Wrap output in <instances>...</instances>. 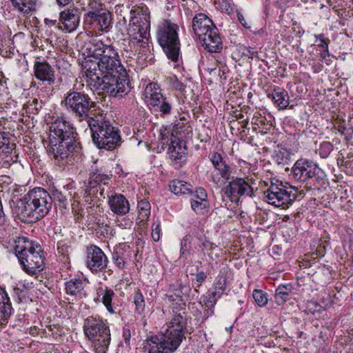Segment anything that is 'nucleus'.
<instances>
[{
    "label": "nucleus",
    "instance_id": "obj_1",
    "mask_svg": "<svg viewBox=\"0 0 353 353\" xmlns=\"http://www.w3.org/2000/svg\"><path fill=\"white\" fill-rule=\"evenodd\" d=\"M52 201L65 205L67 199L55 188L51 194L42 188H35L14 202L12 211L21 222L35 223L48 214Z\"/></svg>",
    "mask_w": 353,
    "mask_h": 353
},
{
    "label": "nucleus",
    "instance_id": "obj_2",
    "mask_svg": "<svg viewBox=\"0 0 353 353\" xmlns=\"http://www.w3.org/2000/svg\"><path fill=\"white\" fill-rule=\"evenodd\" d=\"M116 12L122 17L124 23L128 19L129 24L128 34L130 39L129 45L134 47L136 52L140 53L141 48L148 46L150 36V15L148 8L141 4L134 6L131 9L128 6H117Z\"/></svg>",
    "mask_w": 353,
    "mask_h": 353
},
{
    "label": "nucleus",
    "instance_id": "obj_3",
    "mask_svg": "<svg viewBox=\"0 0 353 353\" xmlns=\"http://www.w3.org/2000/svg\"><path fill=\"white\" fill-rule=\"evenodd\" d=\"M174 313L164 333L150 336L147 342L150 353H173L184 338L188 315L181 309Z\"/></svg>",
    "mask_w": 353,
    "mask_h": 353
},
{
    "label": "nucleus",
    "instance_id": "obj_4",
    "mask_svg": "<svg viewBox=\"0 0 353 353\" xmlns=\"http://www.w3.org/2000/svg\"><path fill=\"white\" fill-rule=\"evenodd\" d=\"M15 254L23 270L29 275H34L43 270L44 254L41 245L28 238L19 237L14 242Z\"/></svg>",
    "mask_w": 353,
    "mask_h": 353
},
{
    "label": "nucleus",
    "instance_id": "obj_5",
    "mask_svg": "<svg viewBox=\"0 0 353 353\" xmlns=\"http://www.w3.org/2000/svg\"><path fill=\"white\" fill-rule=\"evenodd\" d=\"M87 54L97 59L102 70L114 71L122 69V63L117 50L108 37H92L85 48Z\"/></svg>",
    "mask_w": 353,
    "mask_h": 353
},
{
    "label": "nucleus",
    "instance_id": "obj_6",
    "mask_svg": "<svg viewBox=\"0 0 353 353\" xmlns=\"http://www.w3.org/2000/svg\"><path fill=\"white\" fill-rule=\"evenodd\" d=\"M85 337L91 342L95 353H107L111 341L108 321L99 316H88L83 322Z\"/></svg>",
    "mask_w": 353,
    "mask_h": 353
},
{
    "label": "nucleus",
    "instance_id": "obj_7",
    "mask_svg": "<svg viewBox=\"0 0 353 353\" xmlns=\"http://www.w3.org/2000/svg\"><path fill=\"white\" fill-rule=\"evenodd\" d=\"M65 110L79 121H86L94 118L93 111L95 110L97 103L84 92L74 88L69 90L65 94L61 103Z\"/></svg>",
    "mask_w": 353,
    "mask_h": 353
},
{
    "label": "nucleus",
    "instance_id": "obj_8",
    "mask_svg": "<svg viewBox=\"0 0 353 353\" xmlns=\"http://www.w3.org/2000/svg\"><path fill=\"white\" fill-rule=\"evenodd\" d=\"M88 125L92 132V141L99 149L112 150L119 145V130L108 121L103 120L102 115L95 116L93 119L89 120Z\"/></svg>",
    "mask_w": 353,
    "mask_h": 353
},
{
    "label": "nucleus",
    "instance_id": "obj_9",
    "mask_svg": "<svg viewBox=\"0 0 353 353\" xmlns=\"http://www.w3.org/2000/svg\"><path fill=\"white\" fill-rule=\"evenodd\" d=\"M179 26L170 20L163 21L157 30V39L167 57L172 61L179 58L181 43L179 38Z\"/></svg>",
    "mask_w": 353,
    "mask_h": 353
},
{
    "label": "nucleus",
    "instance_id": "obj_10",
    "mask_svg": "<svg viewBox=\"0 0 353 353\" xmlns=\"http://www.w3.org/2000/svg\"><path fill=\"white\" fill-rule=\"evenodd\" d=\"M47 151L61 167L79 161L83 154L81 143L78 141L49 143Z\"/></svg>",
    "mask_w": 353,
    "mask_h": 353
},
{
    "label": "nucleus",
    "instance_id": "obj_11",
    "mask_svg": "<svg viewBox=\"0 0 353 353\" xmlns=\"http://www.w3.org/2000/svg\"><path fill=\"white\" fill-rule=\"evenodd\" d=\"M130 82L126 70L122 65L121 70L107 71L102 77L101 90L113 97H122L130 90Z\"/></svg>",
    "mask_w": 353,
    "mask_h": 353
},
{
    "label": "nucleus",
    "instance_id": "obj_12",
    "mask_svg": "<svg viewBox=\"0 0 353 353\" xmlns=\"http://www.w3.org/2000/svg\"><path fill=\"white\" fill-rule=\"evenodd\" d=\"M294 188L284 185L282 182L272 183L263 192V200L277 208H287L296 198Z\"/></svg>",
    "mask_w": 353,
    "mask_h": 353
},
{
    "label": "nucleus",
    "instance_id": "obj_13",
    "mask_svg": "<svg viewBox=\"0 0 353 353\" xmlns=\"http://www.w3.org/2000/svg\"><path fill=\"white\" fill-rule=\"evenodd\" d=\"M144 96L148 105L153 107L155 111H159L162 118L171 114L172 104L170 100L161 94V90L157 83L148 84L145 88Z\"/></svg>",
    "mask_w": 353,
    "mask_h": 353
},
{
    "label": "nucleus",
    "instance_id": "obj_14",
    "mask_svg": "<svg viewBox=\"0 0 353 353\" xmlns=\"http://www.w3.org/2000/svg\"><path fill=\"white\" fill-rule=\"evenodd\" d=\"M209 159L214 168V172L210 174V181L219 187L225 185L231 179V167L217 152H210Z\"/></svg>",
    "mask_w": 353,
    "mask_h": 353
},
{
    "label": "nucleus",
    "instance_id": "obj_15",
    "mask_svg": "<svg viewBox=\"0 0 353 353\" xmlns=\"http://www.w3.org/2000/svg\"><path fill=\"white\" fill-rule=\"evenodd\" d=\"M77 140V134L72 125L64 118H57L50 127L49 143Z\"/></svg>",
    "mask_w": 353,
    "mask_h": 353
},
{
    "label": "nucleus",
    "instance_id": "obj_16",
    "mask_svg": "<svg viewBox=\"0 0 353 353\" xmlns=\"http://www.w3.org/2000/svg\"><path fill=\"white\" fill-rule=\"evenodd\" d=\"M323 173L315 162L307 159L297 160L292 167L293 177L299 182H307L313 177L321 178Z\"/></svg>",
    "mask_w": 353,
    "mask_h": 353
},
{
    "label": "nucleus",
    "instance_id": "obj_17",
    "mask_svg": "<svg viewBox=\"0 0 353 353\" xmlns=\"http://www.w3.org/2000/svg\"><path fill=\"white\" fill-rule=\"evenodd\" d=\"M225 194L230 201L237 203L241 196H252L254 192L252 186L245 179L236 177L229 181L225 187Z\"/></svg>",
    "mask_w": 353,
    "mask_h": 353
},
{
    "label": "nucleus",
    "instance_id": "obj_18",
    "mask_svg": "<svg viewBox=\"0 0 353 353\" xmlns=\"http://www.w3.org/2000/svg\"><path fill=\"white\" fill-rule=\"evenodd\" d=\"M86 266L92 272L105 271L108 259L102 250L95 245H91L86 250Z\"/></svg>",
    "mask_w": 353,
    "mask_h": 353
},
{
    "label": "nucleus",
    "instance_id": "obj_19",
    "mask_svg": "<svg viewBox=\"0 0 353 353\" xmlns=\"http://www.w3.org/2000/svg\"><path fill=\"white\" fill-rule=\"evenodd\" d=\"M84 20L86 24L91 25L95 29L101 32H108L112 28V13L106 8L98 13L85 14Z\"/></svg>",
    "mask_w": 353,
    "mask_h": 353
},
{
    "label": "nucleus",
    "instance_id": "obj_20",
    "mask_svg": "<svg viewBox=\"0 0 353 353\" xmlns=\"http://www.w3.org/2000/svg\"><path fill=\"white\" fill-rule=\"evenodd\" d=\"M199 39L201 41L202 46L209 52L219 53L223 48L222 39L215 25Z\"/></svg>",
    "mask_w": 353,
    "mask_h": 353
},
{
    "label": "nucleus",
    "instance_id": "obj_21",
    "mask_svg": "<svg viewBox=\"0 0 353 353\" xmlns=\"http://www.w3.org/2000/svg\"><path fill=\"white\" fill-rule=\"evenodd\" d=\"M108 204L111 211L117 215L123 216L130 211L128 200L123 194L112 190L108 193Z\"/></svg>",
    "mask_w": 353,
    "mask_h": 353
},
{
    "label": "nucleus",
    "instance_id": "obj_22",
    "mask_svg": "<svg viewBox=\"0 0 353 353\" xmlns=\"http://www.w3.org/2000/svg\"><path fill=\"white\" fill-rule=\"evenodd\" d=\"M61 29L71 32L77 29L80 22V12L76 8H69L60 12Z\"/></svg>",
    "mask_w": 353,
    "mask_h": 353
},
{
    "label": "nucleus",
    "instance_id": "obj_23",
    "mask_svg": "<svg viewBox=\"0 0 353 353\" xmlns=\"http://www.w3.org/2000/svg\"><path fill=\"white\" fill-rule=\"evenodd\" d=\"M33 69L34 77L37 79L46 81L49 85L54 83V69L47 61H35Z\"/></svg>",
    "mask_w": 353,
    "mask_h": 353
},
{
    "label": "nucleus",
    "instance_id": "obj_24",
    "mask_svg": "<svg viewBox=\"0 0 353 353\" xmlns=\"http://www.w3.org/2000/svg\"><path fill=\"white\" fill-rule=\"evenodd\" d=\"M85 75L92 81H99L102 78L107 71L102 70L101 63L96 58H92L88 54L87 58L82 63Z\"/></svg>",
    "mask_w": 353,
    "mask_h": 353
},
{
    "label": "nucleus",
    "instance_id": "obj_25",
    "mask_svg": "<svg viewBox=\"0 0 353 353\" xmlns=\"http://www.w3.org/2000/svg\"><path fill=\"white\" fill-rule=\"evenodd\" d=\"M108 180V176L101 171L97 170L92 173L90 176L88 184L85 185V192L90 195L92 194L91 191H92V194L99 192L100 195L103 196L104 189L101 188V185H106Z\"/></svg>",
    "mask_w": 353,
    "mask_h": 353
},
{
    "label": "nucleus",
    "instance_id": "obj_26",
    "mask_svg": "<svg viewBox=\"0 0 353 353\" xmlns=\"http://www.w3.org/2000/svg\"><path fill=\"white\" fill-rule=\"evenodd\" d=\"M213 26L214 23L212 19L204 13L196 14L192 19V30L198 38L213 28Z\"/></svg>",
    "mask_w": 353,
    "mask_h": 353
},
{
    "label": "nucleus",
    "instance_id": "obj_27",
    "mask_svg": "<svg viewBox=\"0 0 353 353\" xmlns=\"http://www.w3.org/2000/svg\"><path fill=\"white\" fill-rule=\"evenodd\" d=\"M267 96L279 110H285L289 105L288 92L282 88L275 86Z\"/></svg>",
    "mask_w": 353,
    "mask_h": 353
},
{
    "label": "nucleus",
    "instance_id": "obj_28",
    "mask_svg": "<svg viewBox=\"0 0 353 353\" xmlns=\"http://www.w3.org/2000/svg\"><path fill=\"white\" fill-rule=\"evenodd\" d=\"M12 312V307L8 294L0 288V323L6 325Z\"/></svg>",
    "mask_w": 353,
    "mask_h": 353
},
{
    "label": "nucleus",
    "instance_id": "obj_29",
    "mask_svg": "<svg viewBox=\"0 0 353 353\" xmlns=\"http://www.w3.org/2000/svg\"><path fill=\"white\" fill-rule=\"evenodd\" d=\"M86 283L81 279H71L65 284V289L67 294L74 296L79 299L85 295V288Z\"/></svg>",
    "mask_w": 353,
    "mask_h": 353
},
{
    "label": "nucleus",
    "instance_id": "obj_30",
    "mask_svg": "<svg viewBox=\"0 0 353 353\" xmlns=\"http://www.w3.org/2000/svg\"><path fill=\"white\" fill-rule=\"evenodd\" d=\"M14 10L28 17L36 10L38 0H9Z\"/></svg>",
    "mask_w": 353,
    "mask_h": 353
},
{
    "label": "nucleus",
    "instance_id": "obj_31",
    "mask_svg": "<svg viewBox=\"0 0 353 353\" xmlns=\"http://www.w3.org/2000/svg\"><path fill=\"white\" fill-rule=\"evenodd\" d=\"M207 193L204 188H199L196 190L195 194L191 199V206L196 213H200L208 206Z\"/></svg>",
    "mask_w": 353,
    "mask_h": 353
},
{
    "label": "nucleus",
    "instance_id": "obj_32",
    "mask_svg": "<svg viewBox=\"0 0 353 353\" xmlns=\"http://www.w3.org/2000/svg\"><path fill=\"white\" fill-rule=\"evenodd\" d=\"M292 152L287 148H281L275 150L272 161L278 165H288L292 161Z\"/></svg>",
    "mask_w": 353,
    "mask_h": 353
},
{
    "label": "nucleus",
    "instance_id": "obj_33",
    "mask_svg": "<svg viewBox=\"0 0 353 353\" xmlns=\"http://www.w3.org/2000/svg\"><path fill=\"white\" fill-rule=\"evenodd\" d=\"M170 159L176 164H181L186 161L185 148H182L179 142L168 148Z\"/></svg>",
    "mask_w": 353,
    "mask_h": 353
},
{
    "label": "nucleus",
    "instance_id": "obj_34",
    "mask_svg": "<svg viewBox=\"0 0 353 353\" xmlns=\"http://www.w3.org/2000/svg\"><path fill=\"white\" fill-rule=\"evenodd\" d=\"M101 296L102 303L105 307L106 310L110 314H116L117 307L114 303H112L113 298L115 296L114 291L112 289L108 288L101 289Z\"/></svg>",
    "mask_w": 353,
    "mask_h": 353
},
{
    "label": "nucleus",
    "instance_id": "obj_35",
    "mask_svg": "<svg viewBox=\"0 0 353 353\" xmlns=\"http://www.w3.org/2000/svg\"><path fill=\"white\" fill-rule=\"evenodd\" d=\"M172 125L168 126H163L160 130L161 135V141L162 146L164 145L168 146V148H171L172 145H175L176 141V139L171 132Z\"/></svg>",
    "mask_w": 353,
    "mask_h": 353
},
{
    "label": "nucleus",
    "instance_id": "obj_36",
    "mask_svg": "<svg viewBox=\"0 0 353 353\" xmlns=\"http://www.w3.org/2000/svg\"><path fill=\"white\" fill-rule=\"evenodd\" d=\"M170 189L175 194H185L191 192L192 185L183 181L174 179L170 183Z\"/></svg>",
    "mask_w": 353,
    "mask_h": 353
},
{
    "label": "nucleus",
    "instance_id": "obj_37",
    "mask_svg": "<svg viewBox=\"0 0 353 353\" xmlns=\"http://www.w3.org/2000/svg\"><path fill=\"white\" fill-rule=\"evenodd\" d=\"M290 285H279L275 291L274 299L278 305L284 304L288 299L290 294L292 292Z\"/></svg>",
    "mask_w": 353,
    "mask_h": 353
},
{
    "label": "nucleus",
    "instance_id": "obj_38",
    "mask_svg": "<svg viewBox=\"0 0 353 353\" xmlns=\"http://www.w3.org/2000/svg\"><path fill=\"white\" fill-rule=\"evenodd\" d=\"M137 209L139 223L148 221L150 215V203L146 200H141L138 203Z\"/></svg>",
    "mask_w": 353,
    "mask_h": 353
},
{
    "label": "nucleus",
    "instance_id": "obj_39",
    "mask_svg": "<svg viewBox=\"0 0 353 353\" xmlns=\"http://www.w3.org/2000/svg\"><path fill=\"white\" fill-rule=\"evenodd\" d=\"M14 144L10 143L8 138L0 133V157H2V159L8 157L12 154L14 148Z\"/></svg>",
    "mask_w": 353,
    "mask_h": 353
},
{
    "label": "nucleus",
    "instance_id": "obj_40",
    "mask_svg": "<svg viewBox=\"0 0 353 353\" xmlns=\"http://www.w3.org/2000/svg\"><path fill=\"white\" fill-rule=\"evenodd\" d=\"M72 248L70 242L67 239L59 240L57 242V253L59 256H61L63 260H67L69 258L70 252Z\"/></svg>",
    "mask_w": 353,
    "mask_h": 353
},
{
    "label": "nucleus",
    "instance_id": "obj_41",
    "mask_svg": "<svg viewBox=\"0 0 353 353\" xmlns=\"http://www.w3.org/2000/svg\"><path fill=\"white\" fill-rule=\"evenodd\" d=\"M133 303L135 305L136 312L141 314L145 310V299L140 290H137L133 294Z\"/></svg>",
    "mask_w": 353,
    "mask_h": 353
},
{
    "label": "nucleus",
    "instance_id": "obj_42",
    "mask_svg": "<svg viewBox=\"0 0 353 353\" xmlns=\"http://www.w3.org/2000/svg\"><path fill=\"white\" fill-rule=\"evenodd\" d=\"M219 299L220 298L210 290L201 298L200 303L204 307H214Z\"/></svg>",
    "mask_w": 353,
    "mask_h": 353
},
{
    "label": "nucleus",
    "instance_id": "obj_43",
    "mask_svg": "<svg viewBox=\"0 0 353 353\" xmlns=\"http://www.w3.org/2000/svg\"><path fill=\"white\" fill-rule=\"evenodd\" d=\"M227 279L223 276L216 278L214 283V290L212 291L219 298L223 294L226 290Z\"/></svg>",
    "mask_w": 353,
    "mask_h": 353
},
{
    "label": "nucleus",
    "instance_id": "obj_44",
    "mask_svg": "<svg viewBox=\"0 0 353 353\" xmlns=\"http://www.w3.org/2000/svg\"><path fill=\"white\" fill-rule=\"evenodd\" d=\"M252 296L256 303L260 306H265L268 303L267 294L261 290H254L252 293Z\"/></svg>",
    "mask_w": 353,
    "mask_h": 353
},
{
    "label": "nucleus",
    "instance_id": "obj_45",
    "mask_svg": "<svg viewBox=\"0 0 353 353\" xmlns=\"http://www.w3.org/2000/svg\"><path fill=\"white\" fill-rule=\"evenodd\" d=\"M343 171L349 175L353 176V154H348L343 160Z\"/></svg>",
    "mask_w": 353,
    "mask_h": 353
},
{
    "label": "nucleus",
    "instance_id": "obj_46",
    "mask_svg": "<svg viewBox=\"0 0 353 353\" xmlns=\"http://www.w3.org/2000/svg\"><path fill=\"white\" fill-rule=\"evenodd\" d=\"M332 150V144L328 141H324L320 145L319 154L322 158H326Z\"/></svg>",
    "mask_w": 353,
    "mask_h": 353
},
{
    "label": "nucleus",
    "instance_id": "obj_47",
    "mask_svg": "<svg viewBox=\"0 0 353 353\" xmlns=\"http://www.w3.org/2000/svg\"><path fill=\"white\" fill-rule=\"evenodd\" d=\"M39 102L37 99H32V100H29L27 103V109L29 110L30 112L33 114L38 113L39 109L41 108V105L39 106Z\"/></svg>",
    "mask_w": 353,
    "mask_h": 353
},
{
    "label": "nucleus",
    "instance_id": "obj_48",
    "mask_svg": "<svg viewBox=\"0 0 353 353\" xmlns=\"http://www.w3.org/2000/svg\"><path fill=\"white\" fill-rule=\"evenodd\" d=\"M219 8L223 12L231 13L233 10L232 4L228 0H221L219 1Z\"/></svg>",
    "mask_w": 353,
    "mask_h": 353
},
{
    "label": "nucleus",
    "instance_id": "obj_49",
    "mask_svg": "<svg viewBox=\"0 0 353 353\" xmlns=\"http://www.w3.org/2000/svg\"><path fill=\"white\" fill-rule=\"evenodd\" d=\"M160 222L157 221V223H154L152 230V237L154 241H158L160 239Z\"/></svg>",
    "mask_w": 353,
    "mask_h": 353
},
{
    "label": "nucleus",
    "instance_id": "obj_50",
    "mask_svg": "<svg viewBox=\"0 0 353 353\" xmlns=\"http://www.w3.org/2000/svg\"><path fill=\"white\" fill-rule=\"evenodd\" d=\"M122 336H123V341L125 342V343L126 345H130V339H131V332H130V327L128 326H125L123 328Z\"/></svg>",
    "mask_w": 353,
    "mask_h": 353
},
{
    "label": "nucleus",
    "instance_id": "obj_51",
    "mask_svg": "<svg viewBox=\"0 0 353 353\" xmlns=\"http://www.w3.org/2000/svg\"><path fill=\"white\" fill-rule=\"evenodd\" d=\"M179 288L180 289L176 290L174 294L176 296L179 298H181L183 295H187L190 290L188 286L182 285L181 284L179 285Z\"/></svg>",
    "mask_w": 353,
    "mask_h": 353
},
{
    "label": "nucleus",
    "instance_id": "obj_52",
    "mask_svg": "<svg viewBox=\"0 0 353 353\" xmlns=\"http://www.w3.org/2000/svg\"><path fill=\"white\" fill-rule=\"evenodd\" d=\"M317 38L319 39L320 41V43L318 44V46L323 48V50H325L326 52H327L328 43L330 42V40L328 39L325 38L323 34L317 36Z\"/></svg>",
    "mask_w": 353,
    "mask_h": 353
},
{
    "label": "nucleus",
    "instance_id": "obj_53",
    "mask_svg": "<svg viewBox=\"0 0 353 353\" xmlns=\"http://www.w3.org/2000/svg\"><path fill=\"white\" fill-rule=\"evenodd\" d=\"M334 128H335L336 130H338V132L341 135H345V132L347 130V128H346V127L345 125V121H336L334 123Z\"/></svg>",
    "mask_w": 353,
    "mask_h": 353
},
{
    "label": "nucleus",
    "instance_id": "obj_54",
    "mask_svg": "<svg viewBox=\"0 0 353 353\" xmlns=\"http://www.w3.org/2000/svg\"><path fill=\"white\" fill-rule=\"evenodd\" d=\"M112 259L116 264V265L119 268H123L125 265V261L123 259L118 255V253H114L112 256Z\"/></svg>",
    "mask_w": 353,
    "mask_h": 353
},
{
    "label": "nucleus",
    "instance_id": "obj_55",
    "mask_svg": "<svg viewBox=\"0 0 353 353\" xmlns=\"http://www.w3.org/2000/svg\"><path fill=\"white\" fill-rule=\"evenodd\" d=\"M206 277H207V276H206L205 273L203 271L198 272L196 274V282H198L199 283V286H200L201 285V283L205 281Z\"/></svg>",
    "mask_w": 353,
    "mask_h": 353
},
{
    "label": "nucleus",
    "instance_id": "obj_56",
    "mask_svg": "<svg viewBox=\"0 0 353 353\" xmlns=\"http://www.w3.org/2000/svg\"><path fill=\"white\" fill-rule=\"evenodd\" d=\"M237 17H238V20L239 21V22L242 24V26L243 27H245L247 29L250 28V26H249L248 23L245 20V19L242 13L238 12Z\"/></svg>",
    "mask_w": 353,
    "mask_h": 353
},
{
    "label": "nucleus",
    "instance_id": "obj_57",
    "mask_svg": "<svg viewBox=\"0 0 353 353\" xmlns=\"http://www.w3.org/2000/svg\"><path fill=\"white\" fill-rule=\"evenodd\" d=\"M203 315L205 319L214 314V307H204Z\"/></svg>",
    "mask_w": 353,
    "mask_h": 353
},
{
    "label": "nucleus",
    "instance_id": "obj_58",
    "mask_svg": "<svg viewBox=\"0 0 353 353\" xmlns=\"http://www.w3.org/2000/svg\"><path fill=\"white\" fill-rule=\"evenodd\" d=\"M190 235L187 234L185 235L181 241V247H182V249L186 248L188 243L190 242Z\"/></svg>",
    "mask_w": 353,
    "mask_h": 353
},
{
    "label": "nucleus",
    "instance_id": "obj_59",
    "mask_svg": "<svg viewBox=\"0 0 353 353\" xmlns=\"http://www.w3.org/2000/svg\"><path fill=\"white\" fill-rule=\"evenodd\" d=\"M44 22L48 26H57V23L56 19L52 20V19H47V18L45 19Z\"/></svg>",
    "mask_w": 353,
    "mask_h": 353
},
{
    "label": "nucleus",
    "instance_id": "obj_60",
    "mask_svg": "<svg viewBox=\"0 0 353 353\" xmlns=\"http://www.w3.org/2000/svg\"><path fill=\"white\" fill-rule=\"evenodd\" d=\"M97 224L99 226V227H104L105 228V230L106 232V233L108 234L110 227V225H108V224H105L104 225V223L103 222H101V219H99V220L97 221Z\"/></svg>",
    "mask_w": 353,
    "mask_h": 353
},
{
    "label": "nucleus",
    "instance_id": "obj_61",
    "mask_svg": "<svg viewBox=\"0 0 353 353\" xmlns=\"http://www.w3.org/2000/svg\"><path fill=\"white\" fill-rule=\"evenodd\" d=\"M71 1L72 0H56L57 3L62 6L69 4Z\"/></svg>",
    "mask_w": 353,
    "mask_h": 353
},
{
    "label": "nucleus",
    "instance_id": "obj_62",
    "mask_svg": "<svg viewBox=\"0 0 353 353\" xmlns=\"http://www.w3.org/2000/svg\"><path fill=\"white\" fill-rule=\"evenodd\" d=\"M5 77L3 72H0V86H3L6 85V81L4 80Z\"/></svg>",
    "mask_w": 353,
    "mask_h": 353
},
{
    "label": "nucleus",
    "instance_id": "obj_63",
    "mask_svg": "<svg viewBox=\"0 0 353 353\" xmlns=\"http://www.w3.org/2000/svg\"><path fill=\"white\" fill-rule=\"evenodd\" d=\"M188 252V250H187V248L182 249V247H181V249H180L181 257L183 256L185 254V253H187Z\"/></svg>",
    "mask_w": 353,
    "mask_h": 353
},
{
    "label": "nucleus",
    "instance_id": "obj_64",
    "mask_svg": "<svg viewBox=\"0 0 353 353\" xmlns=\"http://www.w3.org/2000/svg\"><path fill=\"white\" fill-rule=\"evenodd\" d=\"M176 89H179L180 90H183L184 88V85L183 83H178L177 85L175 86Z\"/></svg>",
    "mask_w": 353,
    "mask_h": 353
}]
</instances>
